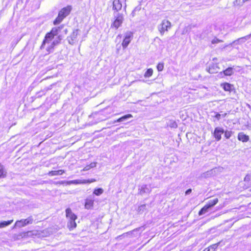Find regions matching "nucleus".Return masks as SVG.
<instances>
[{
	"instance_id": "obj_28",
	"label": "nucleus",
	"mask_w": 251,
	"mask_h": 251,
	"mask_svg": "<svg viewBox=\"0 0 251 251\" xmlns=\"http://www.w3.org/2000/svg\"><path fill=\"white\" fill-rule=\"evenodd\" d=\"M209 208L208 207V206L205 205L203 208L201 209V210L199 212V215H202L207 212L208 211V210Z\"/></svg>"
},
{
	"instance_id": "obj_23",
	"label": "nucleus",
	"mask_w": 251,
	"mask_h": 251,
	"mask_svg": "<svg viewBox=\"0 0 251 251\" xmlns=\"http://www.w3.org/2000/svg\"><path fill=\"white\" fill-rule=\"evenodd\" d=\"M13 220H9L8 221H3L0 222V228H2L10 225L13 222Z\"/></svg>"
},
{
	"instance_id": "obj_38",
	"label": "nucleus",
	"mask_w": 251,
	"mask_h": 251,
	"mask_svg": "<svg viewBox=\"0 0 251 251\" xmlns=\"http://www.w3.org/2000/svg\"><path fill=\"white\" fill-rule=\"evenodd\" d=\"M250 176L249 175H247L245 177V180H248L250 179Z\"/></svg>"
},
{
	"instance_id": "obj_2",
	"label": "nucleus",
	"mask_w": 251,
	"mask_h": 251,
	"mask_svg": "<svg viewBox=\"0 0 251 251\" xmlns=\"http://www.w3.org/2000/svg\"><path fill=\"white\" fill-rule=\"evenodd\" d=\"M72 9V6L70 5H68L61 9L58 13L57 17L54 21L53 24L56 25L60 24L70 14Z\"/></svg>"
},
{
	"instance_id": "obj_10",
	"label": "nucleus",
	"mask_w": 251,
	"mask_h": 251,
	"mask_svg": "<svg viewBox=\"0 0 251 251\" xmlns=\"http://www.w3.org/2000/svg\"><path fill=\"white\" fill-rule=\"evenodd\" d=\"M224 133V130L221 127H217L215 128L213 136L217 141H220L221 139V135Z\"/></svg>"
},
{
	"instance_id": "obj_19",
	"label": "nucleus",
	"mask_w": 251,
	"mask_h": 251,
	"mask_svg": "<svg viewBox=\"0 0 251 251\" xmlns=\"http://www.w3.org/2000/svg\"><path fill=\"white\" fill-rule=\"evenodd\" d=\"M218 202V199L217 198H215L213 200H211L208 201L206 205L208 206L209 208L213 207L215 204H216Z\"/></svg>"
},
{
	"instance_id": "obj_25",
	"label": "nucleus",
	"mask_w": 251,
	"mask_h": 251,
	"mask_svg": "<svg viewBox=\"0 0 251 251\" xmlns=\"http://www.w3.org/2000/svg\"><path fill=\"white\" fill-rule=\"evenodd\" d=\"M153 74V70L151 68L148 69L144 74V77L146 78L150 77Z\"/></svg>"
},
{
	"instance_id": "obj_26",
	"label": "nucleus",
	"mask_w": 251,
	"mask_h": 251,
	"mask_svg": "<svg viewBox=\"0 0 251 251\" xmlns=\"http://www.w3.org/2000/svg\"><path fill=\"white\" fill-rule=\"evenodd\" d=\"M103 192V190L102 188H98L94 190L93 194L96 196H100Z\"/></svg>"
},
{
	"instance_id": "obj_20",
	"label": "nucleus",
	"mask_w": 251,
	"mask_h": 251,
	"mask_svg": "<svg viewBox=\"0 0 251 251\" xmlns=\"http://www.w3.org/2000/svg\"><path fill=\"white\" fill-rule=\"evenodd\" d=\"M132 117V115L131 114H127L126 115H125L121 118H120L119 119H118L117 120V122H124L127 120H128V119L129 118H131Z\"/></svg>"
},
{
	"instance_id": "obj_30",
	"label": "nucleus",
	"mask_w": 251,
	"mask_h": 251,
	"mask_svg": "<svg viewBox=\"0 0 251 251\" xmlns=\"http://www.w3.org/2000/svg\"><path fill=\"white\" fill-rule=\"evenodd\" d=\"M225 132V136L226 139H229L233 134V132L232 131H228L226 130Z\"/></svg>"
},
{
	"instance_id": "obj_22",
	"label": "nucleus",
	"mask_w": 251,
	"mask_h": 251,
	"mask_svg": "<svg viewBox=\"0 0 251 251\" xmlns=\"http://www.w3.org/2000/svg\"><path fill=\"white\" fill-rule=\"evenodd\" d=\"M96 162H92L89 165H86L83 169V171H86L89 170L91 168H94L96 166Z\"/></svg>"
},
{
	"instance_id": "obj_34",
	"label": "nucleus",
	"mask_w": 251,
	"mask_h": 251,
	"mask_svg": "<svg viewBox=\"0 0 251 251\" xmlns=\"http://www.w3.org/2000/svg\"><path fill=\"white\" fill-rule=\"evenodd\" d=\"M222 42V40L215 38L212 40L211 43H212V44H218V43H221Z\"/></svg>"
},
{
	"instance_id": "obj_35",
	"label": "nucleus",
	"mask_w": 251,
	"mask_h": 251,
	"mask_svg": "<svg viewBox=\"0 0 251 251\" xmlns=\"http://www.w3.org/2000/svg\"><path fill=\"white\" fill-rule=\"evenodd\" d=\"M83 181H86V183H87L93 182L95 181L96 180L94 179H88V180H83Z\"/></svg>"
},
{
	"instance_id": "obj_43",
	"label": "nucleus",
	"mask_w": 251,
	"mask_h": 251,
	"mask_svg": "<svg viewBox=\"0 0 251 251\" xmlns=\"http://www.w3.org/2000/svg\"><path fill=\"white\" fill-rule=\"evenodd\" d=\"M65 34H66V33H67V29H66V30H65Z\"/></svg>"
},
{
	"instance_id": "obj_44",
	"label": "nucleus",
	"mask_w": 251,
	"mask_h": 251,
	"mask_svg": "<svg viewBox=\"0 0 251 251\" xmlns=\"http://www.w3.org/2000/svg\"><path fill=\"white\" fill-rule=\"evenodd\" d=\"M203 251H208V250H203Z\"/></svg>"
},
{
	"instance_id": "obj_18",
	"label": "nucleus",
	"mask_w": 251,
	"mask_h": 251,
	"mask_svg": "<svg viewBox=\"0 0 251 251\" xmlns=\"http://www.w3.org/2000/svg\"><path fill=\"white\" fill-rule=\"evenodd\" d=\"M221 87L226 91H230L232 85L228 83H222Z\"/></svg>"
},
{
	"instance_id": "obj_13",
	"label": "nucleus",
	"mask_w": 251,
	"mask_h": 251,
	"mask_svg": "<svg viewBox=\"0 0 251 251\" xmlns=\"http://www.w3.org/2000/svg\"><path fill=\"white\" fill-rule=\"evenodd\" d=\"M237 138L238 140L243 142H247L250 139L249 136L245 134L243 132H241L238 133Z\"/></svg>"
},
{
	"instance_id": "obj_4",
	"label": "nucleus",
	"mask_w": 251,
	"mask_h": 251,
	"mask_svg": "<svg viewBox=\"0 0 251 251\" xmlns=\"http://www.w3.org/2000/svg\"><path fill=\"white\" fill-rule=\"evenodd\" d=\"M172 27L171 23L168 20L164 19L157 26V29L160 34L162 36L165 32L169 31Z\"/></svg>"
},
{
	"instance_id": "obj_14",
	"label": "nucleus",
	"mask_w": 251,
	"mask_h": 251,
	"mask_svg": "<svg viewBox=\"0 0 251 251\" xmlns=\"http://www.w3.org/2000/svg\"><path fill=\"white\" fill-rule=\"evenodd\" d=\"M122 4L120 0H113V9L118 12L121 9Z\"/></svg>"
},
{
	"instance_id": "obj_8",
	"label": "nucleus",
	"mask_w": 251,
	"mask_h": 251,
	"mask_svg": "<svg viewBox=\"0 0 251 251\" xmlns=\"http://www.w3.org/2000/svg\"><path fill=\"white\" fill-rule=\"evenodd\" d=\"M133 38V33L131 31H127L125 34V38L122 43L123 49H126L130 43Z\"/></svg>"
},
{
	"instance_id": "obj_3",
	"label": "nucleus",
	"mask_w": 251,
	"mask_h": 251,
	"mask_svg": "<svg viewBox=\"0 0 251 251\" xmlns=\"http://www.w3.org/2000/svg\"><path fill=\"white\" fill-rule=\"evenodd\" d=\"M66 215L67 218L69 220L68 227L70 230L74 229L76 226V224L75 222V220L77 218L76 216L72 212L69 208L66 209Z\"/></svg>"
},
{
	"instance_id": "obj_12",
	"label": "nucleus",
	"mask_w": 251,
	"mask_h": 251,
	"mask_svg": "<svg viewBox=\"0 0 251 251\" xmlns=\"http://www.w3.org/2000/svg\"><path fill=\"white\" fill-rule=\"evenodd\" d=\"M94 198L91 197L87 198L85 200V208L87 209L92 208L94 205Z\"/></svg>"
},
{
	"instance_id": "obj_39",
	"label": "nucleus",
	"mask_w": 251,
	"mask_h": 251,
	"mask_svg": "<svg viewBox=\"0 0 251 251\" xmlns=\"http://www.w3.org/2000/svg\"><path fill=\"white\" fill-rule=\"evenodd\" d=\"M234 42H235V41L233 42L232 43H231V44H229V45H225V46L224 47V48H225L226 47H228V46H232V44H233V43H234Z\"/></svg>"
},
{
	"instance_id": "obj_16",
	"label": "nucleus",
	"mask_w": 251,
	"mask_h": 251,
	"mask_svg": "<svg viewBox=\"0 0 251 251\" xmlns=\"http://www.w3.org/2000/svg\"><path fill=\"white\" fill-rule=\"evenodd\" d=\"M151 192V189L147 185H142L139 189V193L141 195L145 193H149Z\"/></svg>"
},
{
	"instance_id": "obj_15",
	"label": "nucleus",
	"mask_w": 251,
	"mask_h": 251,
	"mask_svg": "<svg viewBox=\"0 0 251 251\" xmlns=\"http://www.w3.org/2000/svg\"><path fill=\"white\" fill-rule=\"evenodd\" d=\"M219 70L217 64H213L210 65L208 69V71L210 74H214L217 73Z\"/></svg>"
},
{
	"instance_id": "obj_40",
	"label": "nucleus",
	"mask_w": 251,
	"mask_h": 251,
	"mask_svg": "<svg viewBox=\"0 0 251 251\" xmlns=\"http://www.w3.org/2000/svg\"><path fill=\"white\" fill-rule=\"evenodd\" d=\"M146 206L145 205H141L139 207V209H140V210H141L142 208H145Z\"/></svg>"
},
{
	"instance_id": "obj_21",
	"label": "nucleus",
	"mask_w": 251,
	"mask_h": 251,
	"mask_svg": "<svg viewBox=\"0 0 251 251\" xmlns=\"http://www.w3.org/2000/svg\"><path fill=\"white\" fill-rule=\"evenodd\" d=\"M223 72L225 75L230 76L233 74V69L231 67H229L225 71H224Z\"/></svg>"
},
{
	"instance_id": "obj_27",
	"label": "nucleus",
	"mask_w": 251,
	"mask_h": 251,
	"mask_svg": "<svg viewBox=\"0 0 251 251\" xmlns=\"http://www.w3.org/2000/svg\"><path fill=\"white\" fill-rule=\"evenodd\" d=\"M209 208L208 207V206L205 205L203 208L201 209V210L199 212V215H202L207 212L208 211V210Z\"/></svg>"
},
{
	"instance_id": "obj_41",
	"label": "nucleus",
	"mask_w": 251,
	"mask_h": 251,
	"mask_svg": "<svg viewBox=\"0 0 251 251\" xmlns=\"http://www.w3.org/2000/svg\"><path fill=\"white\" fill-rule=\"evenodd\" d=\"M220 116V114H218V115H216V117H217V118H218Z\"/></svg>"
},
{
	"instance_id": "obj_36",
	"label": "nucleus",
	"mask_w": 251,
	"mask_h": 251,
	"mask_svg": "<svg viewBox=\"0 0 251 251\" xmlns=\"http://www.w3.org/2000/svg\"><path fill=\"white\" fill-rule=\"evenodd\" d=\"M251 37V35H247L244 37H243V38H241L240 39H239V40H243V39H245V40H248Z\"/></svg>"
},
{
	"instance_id": "obj_37",
	"label": "nucleus",
	"mask_w": 251,
	"mask_h": 251,
	"mask_svg": "<svg viewBox=\"0 0 251 251\" xmlns=\"http://www.w3.org/2000/svg\"><path fill=\"white\" fill-rule=\"evenodd\" d=\"M191 191H192V190H191V189H188V190L186 191V192H185V194H186V195H188V194H189L191 192Z\"/></svg>"
},
{
	"instance_id": "obj_42",
	"label": "nucleus",
	"mask_w": 251,
	"mask_h": 251,
	"mask_svg": "<svg viewBox=\"0 0 251 251\" xmlns=\"http://www.w3.org/2000/svg\"><path fill=\"white\" fill-rule=\"evenodd\" d=\"M118 37H120V38H121V35H119L117 36V38H118Z\"/></svg>"
},
{
	"instance_id": "obj_1",
	"label": "nucleus",
	"mask_w": 251,
	"mask_h": 251,
	"mask_svg": "<svg viewBox=\"0 0 251 251\" xmlns=\"http://www.w3.org/2000/svg\"><path fill=\"white\" fill-rule=\"evenodd\" d=\"M62 28V26L54 27L50 32L47 33L41 46V49H44L46 44H48L50 45L46 49L47 51L49 53L52 52L54 47L59 44L63 38L61 35H58Z\"/></svg>"
},
{
	"instance_id": "obj_9",
	"label": "nucleus",
	"mask_w": 251,
	"mask_h": 251,
	"mask_svg": "<svg viewBox=\"0 0 251 251\" xmlns=\"http://www.w3.org/2000/svg\"><path fill=\"white\" fill-rule=\"evenodd\" d=\"M78 32V29H75L73 30L71 35L68 37V41L70 44L74 45L77 41Z\"/></svg>"
},
{
	"instance_id": "obj_32",
	"label": "nucleus",
	"mask_w": 251,
	"mask_h": 251,
	"mask_svg": "<svg viewBox=\"0 0 251 251\" xmlns=\"http://www.w3.org/2000/svg\"><path fill=\"white\" fill-rule=\"evenodd\" d=\"M48 90V88H45V89H44L43 90H42L40 92H38V94H39V96L38 97H40V96H43V95H45L46 92Z\"/></svg>"
},
{
	"instance_id": "obj_7",
	"label": "nucleus",
	"mask_w": 251,
	"mask_h": 251,
	"mask_svg": "<svg viewBox=\"0 0 251 251\" xmlns=\"http://www.w3.org/2000/svg\"><path fill=\"white\" fill-rule=\"evenodd\" d=\"M33 221V219L31 216H30L28 217L26 219H22L19 221H16V222L15 224L14 227H23L24 226H25L27 225L31 224H32Z\"/></svg>"
},
{
	"instance_id": "obj_29",
	"label": "nucleus",
	"mask_w": 251,
	"mask_h": 251,
	"mask_svg": "<svg viewBox=\"0 0 251 251\" xmlns=\"http://www.w3.org/2000/svg\"><path fill=\"white\" fill-rule=\"evenodd\" d=\"M6 172L4 170L3 167L0 164V177H4L6 176Z\"/></svg>"
},
{
	"instance_id": "obj_24",
	"label": "nucleus",
	"mask_w": 251,
	"mask_h": 251,
	"mask_svg": "<svg viewBox=\"0 0 251 251\" xmlns=\"http://www.w3.org/2000/svg\"><path fill=\"white\" fill-rule=\"evenodd\" d=\"M219 244V243L213 244V245L210 246L209 247L205 249L204 250H208V251H215V250L218 247Z\"/></svg>"
},
{
	"instance_id": "obj_6",
	"label": "nucleus",
	"mask_w": 251,
	"mask_h": 251,
	"mask_svg": "<svg viewBox=\"0 0 251 251\" xmlns=\"http://www.w3.org/2000/svg\"><path fill=\"white\" fill-rule=\"evenodd\" d=\"M114 21L112 24V26L115 27L116 29H117L121 26L124 21V16L122 14H120L119 13H114Z\"/></svg>"
},
{
	"instance_id": "obj_33",
	"label": "nucleus",
	"mask_w": 251,
	"mask_h": 251,
	"mask_svg": "<svg viewBox=\"0 0 251 251\" xmlns=\"http://www.w3.org/2000/svg\"><path fill=\"white\" fill-rule=\"evenodd\" d=\"M169 126L171 127L176 128L177 127V124L175 121H171Z\"/></svg>"
},
{
	"instance_id": "obj_31",
	"label": "nucleus",
	"mask_w": 251,
	"mask_h": 251,
	"mask_svg": "<svg viewBox=\"0 0 251 251\" xmlns=\"http://www.w3.org/2000/svg\"><path fill=\"white\" fill-rule=\"evenodd\" d=\"M164 69V63H159L157 66V69L159 72L162 71Z\"/></svg>"
},
{
	"instance_id": "obj_11",
	"label": "nucleus",
	"mask_w": 251,
	"mask_h": 251,
	"mask_svg": "<svg viewBox=\"0 0 251 251\" xmlns=\"http://www.w3.org/2000/svg\"><path fill=\"white\" fill-rule=\"evenodd\" d=\"M65 183L68 185L78 184L86 183V181H83V180L76 179V180H70V181H61L59 182L60 184H64Z\"/></svg>"
},
{
	"instance_id": "obj_5",
	"label": "nucleus",
	"mask_w": 251,
	"mask_h": 251,
	"mask_svg": "<svg viewBox=\"0 0 251 251\" xmlns=\"http://www.w3.org/2000/svg\"><path fill=\"white\" fill-rule=\"evenodd\" d=\"M224 168L222 167H215L210 170L203 173L201 176L203 178H207L216 176L223 172Z\"/></svg>"
},
{
	"instance_id": "obj_17",
	"label": "nucleus",
	"mask_w": 251,
	"mask_h": 251,
	"mask_svg": "<svg viewBox=\"0 0 251 251\" xmlns=\"http://www.w3.org/2000/svg\"><path fill=\"white\" fill-rule=\"evenodd\" d=\"M64 173V171L63 170H60L58 171H51L49 172L48 175L50 176L61 175Z\"/></svg>"
}]
</instances>
